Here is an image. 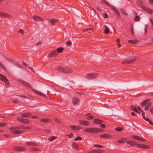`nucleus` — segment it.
<instances>
[{
    "label": "nucleus",
    "mask_w": 153,
    "mask_h": 153,
    "mask_svg": "<svg viewBox=\"0 0 153 153\" xmlns=\"http://www.w3.org/2000/svg\"><path fill=\"white\" fill-rule=\"evenodd\" d=\"M137 59V57L135 56H131L129 59H125L122 62L121 64H131L135 62Z\"/></svg>",
    "instance_id": "obj_1"
},
{
    "label": "nucleus",
    "mask_w": 153,
    "mask_h": 153,
    "mask_svg": "<svg viewBox=\"0 0 153 153\" xmlns=\"http://www.w3.org/2000/svg\"><path fill=\"white\" fill-rule=\"evenodd\" d=\"M64 50V48L62 47L59 48L57 49L51 51L48 55V56L50 58H51L56 56L58 55L59 53L62 52Z\"/></svg>",
    "instance_id": "obj_2"
},
{
    "label": "nucleus",
    "mask_w": 153,
    "mask_h": 153,
    "mask_svg": "<svg viewBox=\"0 0 153 153\" xmlns=\"http://www.w3.org/2000/svg\"><path fill=\"white\" fill-rule=\"evenodd\" d=\"M57 69L60 72H63L66 74L71 73L73 72L72 69L66 68L65 67H59L57 68Z\"/></svg>",
    "instance_id": "obj_3"
},
{
    "label": "nucleus",
    "mask_w": 153,
    "mask_h": 153,
    "mask_svg": "<svg viewBox=\"0 0 153 153\" xmlns=\"http://www.w3.org/2000/svg\"><path fill=\"white\" fill-rule=\"evenodd\" d=\"M0 80L5 82V85L7 86L9 85V82L7 79L4 75L0 74Z\"/></svg>",
    "instance_id": "obj_4"
},
{
    "label": "nucleus",
    "mask_w": 153,
    "mask_h": 153,
    "mask_svg": "<svg viewBox=\"0 0 153 153\" xmlns=\"http://www.w3.org/2000/svg\"><path fill=\"white\" fill-rule=\"evenodd\" d=\"M16 119L19 121L24 123L28 124L30 122V121L27 119H24L22 118L19 117H17Z\"/></svg>",
    "instance_id": "obj_5"
},
{
    "label": "nucleus",
    "mask_w": 153,
    "mask_h": 153,
    "mask_svg": "<svg viewBox=\"0 0 153 153\" xmlns=\"http://www.w3.org/2000/svg\"><path fill=\"white\" fill-rule=\"evenodd\" d=\"M97 76V75L96 73H88L86 74V76L87 78L89 79H94Z\"/></svg>",
    "instance_id": "obj_6"
},
{
    "label": "nucleus",
    "mask_w": 153,
    "mask_h": 153,
    "mask_svg": "<svg viewBox=\"0 0 153 153\" xmlns=\"http://www.w3.org/2000/svg\"><path fill=\"white\" fill-rule=\"evenodd\" d=\"M84 131L89 133H96V128H85Z\"/></svg>",
    "instance_id": "obj_7"
},
{
    "label": "nucleus",
    "mask_w": 153,
    "mask_h": 153,
    "mask_svg": "<svg viewBox=\"0 0 153 153\" xmlns=\"http://www.w3.org/2000/svg\"><path fill=\"white\" fill-rule=\"evenodd\" d=\"M13 149L16 151H25L26 149L25 148L19 146H16L13 147Z\"/></svg>",
    "instance_id": "obj_8"
},
{
    "label": "nucleus",
    "mask_w": 153,
    "mask_h": 153,
    "mask_svg": "<svg viewBox=\"0 0 153 153\" xmlns=\"http://www.w3.org/2000/svg\"><path fill=\"white\" fill-rule=\"evenodd\" d=\"M100 137L102 138L109 139L112 137V136L108 134H104L100 135Z\"/></svg>",
    "instance_id": "obj_9"
},
{
    "label": "nucleus",
    "mask_w": 153,
    "mask_h": 153,
    "mask_svg": "<svg viewBox=\"0 0 153 153\" xmlns=\"http://www.w3.org/2000/svg\"><path fill=\"white\" fill-rule=\"evenodd\" d=\"M18 81L19 82L22 84V85H25L26 86L30 88H32V87L30 84L25 81L21 79H19Z\"/></svg>",
    "instance_id": "obj_10"
},
{
    "label": "nucleus",
    "mask_w": 153,
    "mask_h": 153,
    "mask_svg": "<svg viewBox=\"0 0 153 153\" xmlns=\"http://www.w3.org/2000/svg\"><path fill=\"white\" fill-rule=\"evenodd\" d=\"M32 18L36 21H43V19L39 16L34 15L32 16Z\"/></svg>",
    "instance_id": "obj_11"
},
{
    "label": "nucleus",
    "mask_w": 153,
    "mask_h": 153,
    "mask_svg": "<svg viewBox=\"0 0 153 153\" xmlns=\"http://www.w3.org/2000/svg\"><path fill=\"white\" fill-rule=\"evenodd\" d=\"M70 127L71 129L74 130H78L82 128L81 126H80L71 125Z\"/></svg>",
    "instance_id": "obj_12"
},
{
    "label": "nucleus",
    "mask_w": 153,
    "mask_h": 153,
    "mask_svg": "<svg viewBox=\"0 0 153 153\" xmlns=\"http://www.w3.org/2000/svg\"><path fill=\"white\" fill-rule=\"evenodd\" d=\"M131 137L132 139L142 142L145 141L144 139L137 136H131Z\"/></svg>",
    "instance_id": "obj_13"
},
{
    "label": "nucleus",
    "mask_w": 153,
    "mask_h": 153,
    "mask_svg": "<svg viewBox=\"0 0 153 153\" xmlns=\"http://www.w3.org/2000/svg\"><path fill=\"white\" fill-rule=\"evenodd\" d=\"M142 116L143 119L146 121H148L149 123L152 126H153V123L148 118H146L145 116V113L144 112H143L142 114Z\"/></svg>",
    "instance_id": "obj_14"
},
{
    "label": "nucleus",
    "mask_w": 153,
    "mask_h": 153,
    "mask_svg": "<svg viewBox=\"0 0 153 153\" xmlns=\"http://www.w3.org/2000/svg\"><path fill=\"white\" fill-rule=\"evenodd\" d=\"M79 99L77 97H74L72 99V103L74 105H77V103L79 102Z\"/></svg>",
    "instance_id": "obj_15"
},
{
    "label": "nucleus",
    "mask_w": 153,
    "mask_h": 153,
    "mask_svg": "<svg viewBox=\"0 0 153 153\" xmlns=\"http://www.w3.org/2000/svg\"><path fill=\"white\" fill-rule=\"evenodd\" d=\"M104 151L101 149L89 151L88 153H102Z\"/></svg>",
    "instance_id": "obj_16"
},
{
    "label": "nucleus",
    "mask_w": 153,
    "mask_h": 153,
    "mask_svg": "<svg viewBox=\"0 0 153 153\" xmlns=\"http://www.w3.org/2000/svg\"><path fill=\"white\" fill-rule=\"evenodd\" d=\"M32 90L33 92L35 93H36L38 94H39L41 96L45 97H46V95L43 94V93L41 92H39L37 91L35 89H34L33 88H32Z\"/></svg>",
    "instance_id": "obj_17"
},
{
    "label": "nucleus",
    "mask_w": 153,
    "mask_h": 153,
    "mask_svg": "<svg viewBox=\"0 0 153 153\" xmlns=\"http://www.w3.org/2000/svg\"><path fill=\"white\" fill-rule=\"evenodd\" d=\"M0 16L5 18H9L10 15L7 13L0 12Z\"/></svg>",
    "instance_id": "obj_18"
},
{
    "label": "nucleus",
    "mask_w": 153,
    "mask_h": 153,
    "mask_svg": "<svg viewBox=\"0 0 153 153\" xmlns=\"http://www.w3.org/2000/svg\"><path fill=\"white\" fill-rule=\"evenodd\" d=\"M79 123L80 124H82L85 126H88L90 125L89 122L86 120H80L79 121Z\"/></svg>",
    "instance_id": "obj_19"
},
{
    "label": "nucleus",
    "mask_w": 153,
    "mask_h": 153,
    "mask_svg": "<svg viewBox=\"0 0 153 153\" xmlns=\"http://www.w3.org/2000/svg\"><path fill=\"white\" fill-rule=\"evenodd\" d=\"M32 115V114L31 113H26L22 114L21 117H29L31 116Z\"/></svg>",
    "instance_id": "obj_20"
},
{
    "label": "nucleus",
    "mask_w": 153,
    "mask_h": 153,
    "mask_svg": "<svg viewBox=\"0 0 153 153\" xmlns=\"http://www.w3.org/2000/svg\"><path fill=\"white\" fill-rule=\"evenodd\" d=\"M48 21L52 25H54L57 20L55 19H50L48 20Z\"/></svg>",
    "instance_id": "obj_21"
},
{
    "label": "nucleus",
    "mask_w": 153,
    "mask_h": 153,
    "mask_svg": "<svg viewBox=\"0 0 153 153\" xmlns=\"http://www.w3.org/2000/svg\"><path fill=\"white\" fill-rule=\"evenodd\" d=\"M103 121L98 119H94V123L97 124H100L103 123Z\"/></svg>",
    "instance_id": "obj_22"
},
{
    "label": "nucleus",
    "mask_w": 153,
    "mask_h": 153,
    "mask_svg": "<svg viewBox=\"0 0 153 153\" xmlns=\"http://www.w3.org/2000/svg\"><path fill=\"white\" fill-rule=\"evenodd\" d=\"M40 121L43 123L49 122L51 121V120L49 118H43L40 120Z\"/></svg>",
    "instance_id": "obj_23"
},
{
    "label": "nucleus",
    "mask_w": 153,
    "mask_h": 153,
    "mask_svg": "<svg viewBox=\"0 0 153 153\" xmlns=\"http://www.w3.org/2000/svg\"><path fill=\"white\" fill-rule=\"evenodd\" d=\"M126 143L132 146L136 145L137 144L136 142L133 140L127 141H126Z\"/></svg>",
    "instance_id": "obj_24"
},
{
    "label": "nucleus",
    "mask_w": 153,
    "mask_h": 153,
    "mask_svg": "<svg viewBox=\"0 0 153 153\" xmlns=\"http://www.w3.org/2000/svg\"><path fill=\"white\" fill-rule=\"evenodd\" d=\"M150 101V100L149 99H147L144 101L142 102L141 103L142 106H144L146 105Z\"/></svg>",
    "instance_id": "obj_25"
},
{
    "label": "nucleus",
    "mask_w": 153,
    "mask_h": 153,
    "mask_svg": "<svg viewBox=\"0 0 153 153\" xmlns=\"http://www.w3.org/2000/svg\"><path fill=\"white\" fill-rule=\"evenodd\" d=\"M128 42L129 43H132L134 44H136L139 42V41L136 40V39H134V40H128Z\"/></svg>",
    "instance_id": "obj_26"
},
{
    "label": "nucleus",
    "mask_w": 153,
    "mask_h": 153,
    "mask_svg": "<svg viewBox=\"0 0 153 153\" xmlns=\"http://www.w3.org/2000/svg\"><path fill=\"white\" fill-rule=\"evenodd\" d=\"M11 132L12 133L16 134H21L22 133V131L21 130H13L11 131Z\"/></svg>",
    "instance_id": "obj_27"
},
{
    "label": "nucleus",
    "mask_w": 153,
    "mask_h": 153,
    "mask_svg": "<svg viewBox=\"0 0 153 153\" xmlns=\"http://www.w3.org/2000/svg\"><path fill=\"white\" fill-rule=\"evenodd\" d=\"M140 7L143 10L146 11L147 12H148L149 9L148 8L145 7L143 4H141L140 6Z\"/></svg>",
    "instance_id": "obj_28"
},
{
    "label": "nucleus",
    "mask_w": 153,
    "mask_h": 153,
    "mask_svg": "<svg viewBox=\"0 0 153 153\" xmlns=\"http://www.w3.org/2000/svg\"><path fill=\"white\" fill-rule=\"evenodd\" d=\"M105 30L104 31V33L105 34H108L109 31V29L108 28L106 25L105 26Z\"/></svg>",
    "instance_id": "obj_29"
},
{
    "label": "nucleus",
    "mask_w": 153,
    "mask_h": 153,
    "mask_svg": "<svg viewBox=\"0 0 153 153\" xmlns=\"http://www.w3.org/2000/svg\"><path fill=\"white\" fill-rule=\"evenodd\" d=\"M72 146L74 148L76 149H78V145L75 142H73L72 144Z\"/></svg>",
    "instance_id": "obj_30"
},
{
    "label": "nucleus",
    "mask_w": 153,
    "mask_h": 153,
    "mask_svg": "<svg viewBox=\"0 0 153 153\" xmlns=\"http://www.w3.org/2000/svg\"><path fill=\"white\" fill-rule=\"evenodd\" d=\"M130 108L133 111H134L136 112H137V110L135 106L132 105L131 106Z\"/></svg>",
    "instance_id": "obj_31"
},
{
    "label": "nucleus",
    "mask_w": 153,
    "mask_h": 153,
    "mask_svg": "<svg viewBox=\"0 0 153 153\" xmlns=\"http://www.w3.org/2000/svg\"><path fill=\"white\" fill-rule=\"evenodd\" d=\"M104 132V130L102 129L96 128V133H102Z\"/></svg>",
    "instance_id": "obj_32"
},
{
    "label": "nucleus",
    "mask_w": 153,
    "mask_h": 153,
    "mask_svg": "<svg viewBox=\"0 0 153 153\" xmlns=\"http://www.w3.org/2000/svg\"><path fill=\"white\" fill-rule=\"evenodd\" d=\"M130 32L132 35H134V30L133 29V25H131L130 26Z\"/></svg>",
    "instance_id": "obj_33"
},
{
    "label": "nucleus",
    "mask_w": 153,
    "mask_h": 153,
    "mask_svg": "<svg viewBox=\"0 0 153 153\" xmlns=\"http://www.w3.org/2000/svg\"><path fill=\"white\" fill-rule=\"evenodd\" d=\"M150 148V147L148 145H146L142 144V149H149Z\"/></svg>",
    "instance_id": "obj_34"
},
{
    "label": "nucleus",
    "mask_w": 153,
    "mask_h": 153,
    "mask_svg": "<svg viewBox=\"0 0 153 153\" xmlns=\"http://www.w3.org/2000/svg\"><path fill=\"white\" fill-rule=\"evenodd\" d=\"M140 17L139 16H135L134 18L135 21L136 22H138L140 20Z\"/></svg>",
    "instance_id": "obj_35"
},
{
    "label": "nucleus",
    "mask_w": 153,
    "mask_h": 153,
    "mask_svg": "<svg viewBox=\"0 0 153 153\" xmlns=\"http://www.w3.org/2000/svg\"><path fill=\"white\" fill-rule=\"evenodd\" d=\"M151 104V102L149 103L148 105L145 108V110L147 111H148L149 110V108L150 107Z\"/></svg>",
    "instance_id": "obj_36"
},
{
    "label": "nucleus",
    "mask_w": 153,
    "mask_h": 153,
    "mask_svg": "<svg viewBox=\"0 0 153 153\" xmlns=\"http://www.w3.org/2000/svg\"><path fill=\"white\" fill-rule=\"evenodd\" d=\"M56 138V137L55 136H52L48 138V140L49 141H52L55 140Z\"/></svg>",
    "instance_id": "obj_37"
},
{
    "label": "nucleus",
    "mask_w": 153,
    "mask_h": 153,
    "mask_svg": "<svg viewBox=\"0 0 153 153\" xmlns=\"http://www.w3.org/2000/svg\"><path fill=\"white\" fill-rule=\"evenodd\" d=\"M82 139V137L80 136H78L75 137L74 139V140L75 141H76V140H81Z\"/></svg>",
    "instance_id": "obj_38"
},
{
    "label": "nucleus",
    "mask_w": 153,
    "mask_h": 153,
    "mask_svg": "<svg viewBox=\"0 0 153 153\" xmlns=\"http://www.w3.org/2000/svg\"><path fill=\"white\" fill-rule=\"evenodd\" d=\"M114 12L118 15L119 17L120 16V14L119 10L116 8L114 10Z\"/></svg>",
    "instance_id": "obj_39"
},
{
    "label": "nucleus",
    "mask_w": 153,
    "mask_h": 153,
    "mask_svg": "<svg viewBox=\"0 0 153 153\" xmlns=\"http://www.w3.org/2000/svg\"><path fill=\"white\" fill-rule=\"evenodd\" d=\"M123 130V128L121 127H116L115 128V130L117 131H121Z\"/></svg>",
    "instance_id": "obj_40"
},
{
    "label": "nucleus",
    "mask_w": 153,
    "mask_h": 153,
    "mask_svg": "<svg viewBox=\"0 0 153 153\" xmlns=\"http://www.w3.org/2000/svg\"><path fill=\"white\" fill-rule=\"evenodd\" d=\"M0 67H1L4 70H5L6 68L5 67V66L0 62Z\"/></svg>",
    "instance_id": "obj_41"
},
{
    "label": "nucleus",
    "mask_w": 153,
    "mask_h": 153,
    "mask_svg": "<svg viewBox=\"0 0 153 153\" xmlns=\"http://www.w3.org/2000/svg\"><path fill=\"white\" fill-rule=\"evenodd\" d=\"M102 1L106 5L109 6H111V4L105 0H102Z\"/></svg>",
    "instance_id": "obj_42"
},
{
    "label": "nucleus",
    "mask_w": 153,
    "mask_h": 153,
    "mask_svg": "<svg viewBox=\"0 0 153 153\" xmlns=\"http://www.w3.org/2000/svg\"><path fill=\"white\" fill-rule=\"evenodd\" d=\"M27 145L33 146H36V144L35 143H32V142H29V143H27Z\"/></svg>",
    "instance_id": "obj_43"
},
{
    "label": "nucleus",
    "mask_w": 153,
    "mask_h": 153,
    "mask_svg": "<svg viewBox=\"0 0 153 153\" xmlns=\"http://www.w3.org/2000/svg\"><path fill=\"white\" fill-rule=\"evenodd\" d=\"M66 45H68V46H70L72 45L71 42L70 41H68L65 43Z\"/></svg>",
    "instance_id": "obj_44"
},
{
    "label": "nucleus",
    "mask_w": 153,
    "mask_h": 153,
    "mask_svg": "<svg viewBox=\"0 0 153 153\" xmlns=\"http://www.w3.org/2000/svg\"><path fill=\"white\" fill-rule=\"evenodd\" d=\"M117 141L119 143H123L125 142H126V141L122 140H118Z\"/></svg>",
    "instance_id": "obj_45"
},
{
    "label": "nucleus",
    "mask_w": 153,
    "mask_h": 153,
    "mask_svg": "<svg viewBox=\"0 0 153 153\" xmlns=\"http://www.w3.org/2000/svg\"><path fill=\"white\" fill-rule=\"evenodd\" d=\"M142 144H138L137 143L136 146V147H137L142 149Z\"/></svg>",
    "instance_id": "obj_46"
},
{
    "label": "nucleus",
    "mask_w": 153,
    "mask_h": 153,
    "mask_svg": "<svg viewBox=\"0 0 153 153\" xmlns=\"http://www.w3.org/2000/svg\"><path fill=\"white\" fill-rule=\"evenodd\" d=\"M22 128L25 129H31V127L30 126H27L25 127L24 126H22Z\"/></svg>",
    "instance_id": "obj_47"
},
{
    "label": "nucleus",
    "mask_w": 153,
    "mask_h": 153,
    "mask_svg": "<svg viewBox=\"0 0 153 153\" xmlns=\"http://www.w3.org/2000/svg\"><path fill=\"white\" fill-rule=\"evenodd\" d=\"M94 146L96 147L102 148L103 146L100 145L95 144L94 145Z\"/></svg>",
    "instance_id": "obj_48"
},
{
    "label": "nucleus",
    "mask_w": 153,
    "mask_h": 153,
    "mask_svg": "<svg viewBox=\"0 0 153 153\" xmlns=\"http://www.w3.org/2000/svg\"><path fill=\"white\" fill-rule=\"evenodd\" d=\"M147 13H149L150 14H152L153 13V10L149 9Z\"/></svg>",
    "instance_id": "obj_49"
},
{
    "label": "nucleus",
    "mask_w": 153,
    "mask_h": 153,
    "mask_svg": "<svg viewBox=\"0 0 153 153\" xmlns=\"http://www.w3.org/2000/svg\"><path fill=\"white\" fill-rule=\"evenodd\" d=\"M32 151H37L39 150V149L35 147H33L31 149Z\"/></svg>",
    "instance_id": "obj_50"
},
{
    "label": "nucleus",
    "mask_w": 153,
    "mask_h": 153,
    "mask_svg": "<svg viewBox=\"0 0 153 153\" xmlns=\"http://www.w3.org/2000/svg\"><path fill=\"white\" fill-rule=\"evenodd\" d=\"M147 31V25H145V28L144 29V32L146 34Z\"/></svg>",
    "instance_id": "obj_51"
},
{
    "label": "nucleus",
    "mask_w": 153,
    "mask_h": 153,
    "mask_svg": "<svg viewBox=\"0 0 153 153\" xmlns=\"http://www.w3.org/2000/svg\"><path fill=\"white\" fill-rule=\"evenodd\" d=\"M100 124V127L102 128H105V125L104 124H102V123H101Z\"/></svg>",
    "instance_id": "obj_52"
},
{
    "label": "nucleus",
    "mask_w": 153,
    "mask_h": 153,
    "mask_svg": "<svg viewBox=\"0 0 153 153\" xmlns=\"http://www.w3.org/2000/svg\"><path fill=\"white\" fill-rule=\"evenodd\" d=\"M93 118H94V117L90 115L89 116L87 117V119L88 120H90L91 119H93Z\"/></svg>",
    "instance_id": "obj_53"
},
{
    "label": "nucleus",
    "mask_w": 153,
    "mask_h": 153,
    "mask_svg": "<svg viewBox=\"0 0 153 153\" xmlns=\"http://www.w3.org/2000/svg\"><path fill=\"white\" fill-rule=\"evenodd\" d=\"M6 125L5 123H0V127H3Z\"/></svg>",
    "instance_id": "obj_54"
},
{
    "label": "nucleus",
    "mask_w": 153,
    "mask_h": 153,
    "mask_svg": "<svg viewBox=\"0 0 153 153\" xmlns=\"http://www.w3.org/2000/svg\"><path fill=\"white\" fill-rule=\"evenodd\" d=\"M18 32L21 33L22 34H23L24 33V31L22 29H20Z\"/></svg>",
    "instance_id": "obj_55"
},
{
    "label": "nucleus",
    "mask_w": 153,
    "mask_h": 153,
    "mask_svg": "<svg viewBox=\"0 0 153 153\" xmlns=\"http://www.w3.org/2000/svg\"><path fill=\"white\" fill-rule=\"evenodd\" d=\"M16 130V129H20L22 128V126H16L15 127Z\"/></svg>",
    "instance_id": "obj_56"
},
{
    "label": "nucleus",
    "mask_w": 153,
    "mask_h": 153,
    "mask_svg": "<svg viewBox=\"0 0 153 153\" xmlns=\"http://www.w3.org/2000/svg\"><path fill=\"white\" fill-rule=\"evenodd\" d=\"M70 138H71L73 137L74 136V134L73 133H71L70 134H69L68 135H67Z\"/></svg>",
    "instance_id": "obj_57"
},
{
    "label": "nucleus",
    "mask_w": 153,
    "mask_h": 153,
    "mask_svg": "<svg viewBox=\"0 0 153 153\" xmlns=\"http://www.w3.org/2000/svg\"><path fill=\"white\" fill-rule=\"evenodd\" d=\"M55 122L56 123H61V121L57 119V118H56L55 119Z\"/></svg>",
    "instance_id": "obj_58"
},
{
    "label": "nucleus",
    "mask_w": 153,
    "mask_h": 153,
    "mask_svg": "<svg viewBox=\"0 0 153 153\" xmlns=\"http://www.w3.org/2000/svg\"><path fill=\"white\" fill-rule=\"evenodd\" d=\"M31 118L32 119H38L39 118L38 116H33L31 117Z\"/></svg>",
    "instance_id": "obj_59"
},
{
    "label": "nucleus",
    "mask_w": 153,
    "mask_h": 153,
    "mask_svg": "<svg viewBox=\"0 0 153 153\" xmlns=\"http://www.w3.org/2000/svg\"><path fill=\"white\" fill-rule=\"evenodd\" d=\"M137 108L142 113L144 112L141 109V108L139 106H138L137 107Z\"/></svg>",
    "instance_id": "obj_60"
},
{
    "label": "nucleus",
    "mask_w": 153,
    "mask_h": 153,
    "mask_svg": "<svg viewBox=\"0 0 153 153\" xmlns=\"http://www.w3.org/2000/svg\"><path fill=\"white\" fill-rule=\"evenodd\" d=\"M137 3L139 5V6L140 7V6L141 4H143L141 3V2L140 1H138L137 2Z\"/></svg>",
    "instance_id": "obj_61"
},
{
    "label": "nucleus",
    "mask_w": 153,
    "mask_h": 153,
    "mask_svg": "<svg viewBox=\"0 0 153 153\" xmlns=\"http://www.w3.org/2000/svg\"><path fill=\"white\" fill-rule=\"evenodd\" d=\"M19 101V100H18L17 99H16L14 100H13L12 101V102H13L16 103H17Z\"/></svg>",
    "instance_id": "obj_62"
},
{
    "label": "nucleus",
    "mask_w": 153,
    "mask_h": 153,
    "mask_svg": "<svg viewBox=\"0 0 153 153\" xmlns=\"http://www.w3.org/2000/svg\"><path fill=\"white\" fill-rule=\"evenodd\" d=\"M108 16V14L106 13H105L103 15V17L104 18H107Z\"/></svg>",
    "instance_id": "obj_63"
},
{
    "label": "nucleus",
    "mask_w": 153,
    "mask_h": 153,
    "mask_svg": "<svg viewBox=\"0 0 153 153\" xmlns=\"http://www.w3.org/2000/svg\"><path fill=\"white\" fill-rule=\"evenodd\" d=\"M149 1L150 4L153 5V0H149Z\"/></svg>",
    "instance_id": "obj_64"
}]
</instances>
